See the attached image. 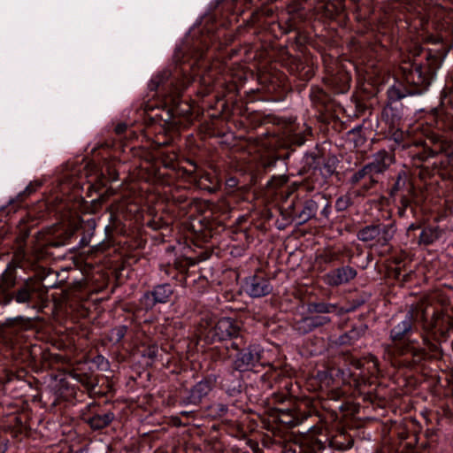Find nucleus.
Returning a JSON list of instances; mask_svg holds the SVG:
<instances>
[{"mask_svg": "<svg viewBox=\"0 0 453 453\" xmlns=\"http://www.w3.org/2000/svg\"><path fill=\"white\" fill-rule=\"evenodd\" d=\"M439 146V151L444 152L449 157H453V144L450 142L441 141Z\"/></svg>", "mask_w": 453, "mask_h": 453, "instance_id": "obj_26", "label": "nucleus"}, {"mask_svg": "<svg viewBox=\"0 0 453 453\" xmlns=\"http://www.w3.org/2000/svg\"><path fill=\"white\" fill-rule=\"evenodd\" d=\"M357 270L349 265L342 266L332 270L323 276L325 284L330 287H337L347 284L356 278Z\"/></svg>", "mask_w": 453, "mask_h": 453, "instance_id": "obj_7", "label": "nucleus"}, {"mask_svg": "<svg viewBox=\"0 0 453 453\" xmlns=\"http://www.w3.org/2000/svg\"><path fill=\"white\" fill-rule=\"evenodd\" d=\"M284 181H286L285 177H281V178H280V182H281V183H283Z\"/></svg>", "mask_w": 453, "mask_h": 453, "instance_id": "obj_39", "label": "nucleus"}, {"mask_svg": "<svg viewBox=\"0 0 453 453\" xmlns=\"http://www.w3.org/2000/svg\"><path fill=\"white\" fill-rule=\"evenodd\" d=\"M244 289L250 296L257 298L269 295L273 286L268 279L253 275L246 279Z\"/></svg>", "mask_w": 453, "mask_h": 453, "instance_id": "obj_8", "label": "nucleus"}, {"mask_svg": "<svg viewBox=\"0 0 453 453\" xmlns=\"http://www.w3.org/2000/svg\"><path fill=\"white\" fill-rule=\"evenodd\" d=\"M263 349L257 344L250 345L242 349L234 361L235 368L239 371H246L255 366L261 360Z\"/></svg>", "mask_w": 453, "mask_h": 453, "instance_id": "obj_6", "label": "nucleus"}, {"mask_svg": "<svg viewBox=\"0 0 453 453\" xmlns=\"http://www.w3.org/2000/svg\"><path fill=\"white\" fill-rule=\"evenodd\" d=\"M203 50H197L193 53L192 58L196 59V62L190 65L193 69L192 77L184 74V70L180 72L175 70L174 74L168 70H165L155 75L149 83L150 89L156 91L157 96L162 98L165 104L172 107V111L178 106L182 90L191 81H196V77H198V81L202 85L205 87L211 86L212 81L211 73L204 71L202 74H199L194 68L195 64L199 65V61L203 58Z\"/></svg>", "mask_w": 453, "mask_h": 453, "instance_id": "obj_2", "label": "nucleus"}, {"mask_svg": "<svg viewBox=\"0 0 453 453\" xmlns=\"http://www.w3.org/2000/svg\"><path fill=\"white\" fill-rule=\"evenodd\" d=\"M154 296L151 292H146L140 299L141 305L145 310L152 309L153 306L157 303V301L153 300Z\"/></svg>", "mask_w": 453, "mask_h": 453, "instance_id": "obj_24", "label": "nucleus"}, {"mask_svg": "<svg viewBox=\"0 0 453 453\" xmlns=\"http://www.w3.org/2000/svg\"><path fill=\"white\" fill-rule=\"evenodd\" d=\"M396 232L395 223H380L369 225L357 232V239L363 242H372V245L387 246Z\"/></svg>", "mask_w": 453, "mask_h": 453, "instance_id": "obj_3", "label": "nucleus"}, {"mask_svg": "<svg viewBox=\"0 0 453 453\" xmlns=\"http://www.w3.org/2000/svg\"><path fill=\"white\" fill-rule=\"evenodd\" d=\"M173 288L169 284H162L154 288L151 291L155 301L157 303H165L168 302L169 297L173 294Z\"/></svg>", "mask_w": 453, "mask_h": 453, "instance_id": "obj_17", "label": "nucleus"}, {"mask_svg": "<svg viewBox=\"0 0 453 453\" xmlns=\"http://www.w3.org/2000/svg\"><path fill=\"white\" fill-rule=\"evenodd\" d=\"M309 318L311 319V327H313V330L323 326L331 321L330 318L325 315L309 316Z\"/></svg>", "mask_w": 453, "mask_h": 453, "instance_id": "obj_23", "label": "nucleus"}, {"mask_svg": "<svg viewBox=\"0 0 453 453\" xmlns=\"http://www.w3.org/2000/svg\"><path fill=\"white\" fill-rule=\"evenodd\" d=\"M349 199L344 197H340L336 200L335 206L338 211H343L348 207Z\"/></svg>", "mask_w": 453, "mask_h": 453, "instance_id": "obj_31", "label": "nucleus"}, {"mask_svg": "<svg viewBox=\"0 0 453 453\" xmlns=\"http://www.w3.org/2000/svg\"><path fill=\"white\" fill-rule=\"evenodd\" d=\"M35 190V188H34L32 185H29L28 187H27L26 188V192L29 195L31 194L32 192H34Z\"/></svg>", "mask_w": 453, "mask_h": 453, "instance_id": "obj_37", "label": "nucleus"}, {"mask_svg": "<svg viewBox=\"0 0 453 453\" xmlns=\"http://www.w3.org/2000/svg\"><path fill=\"white\" fill-rule=\"evenodd\" d=\"M439 237L438 231L434 227H426L424 228L418 239L419 244L429 245L432 244L435 240Z\"/></svg>", "mask_w": 453, "mask_h": 453, "instance_id": "obj_19", "label": "nucleus"}, {"mask_svg": "<svg viewBox=\"0 0 453 453\" xmlns=\"http://www.w3.org/2000/svg\"><path fill=\"white\" fill-rule=\"evenodd\" d=\"M2 278L7 287H12L15 283V276L12 270L6 269L4 272Z\"/></svg>", "mask_w": 453, "mask_h": 453, "instance_id": "obj_27", "label": "nucleus"}, {"mask_svg": "<svg viewBox=\"0 0 453 453\" xmlns=\"http://www.w3.org/2000/svg\"><path fill=\"white\" fill-rule=\"evenodd\" d=\"M95 362L97 364L98 367L103 371H106L109 367L108 361L101 355L96 357Z\"/></svg>", "mask_w": 453, "mask_h": 453, "instance_id": "obj_30", "label": "nucleus"}, {"mask_svg": "<svg viewBox=\"0 0 453 453\" xmlns=\"http://www.w3.org/2000/svg\"><path fill=\"white\" fill-rule=\"evenodd\" d=\"M407 175L404 172L399 173L396 181L392 188V193L398 192L405 188L407 183Z\"/></svg>", "mask_w": 453, "mask_h": 453, "instance_id": "obj_25", "label": "nucleus"}, {"mask_svg": "<svg viewBox=\"0 0 453 453\" xmlns=\"http://www.w3.org/2000/svg\"><path fill=\"white\" fill-rule=\"evenodd\" d=\"M127 330V328L125 326L112 328L108 334L109 341L114 344L119 342L124 338Z\"/></svg>", "mask_w": 453, "mask_h": 453, "instance_id": "obj_21", "label": "nucleus"}, {"mask_svg": "<svg viewBox=\"0 0 453 453\" xmlns=\"http://www.w3.org/2000/svg\"><path fill=\"white\" fill-rule=\"evenodd\" d=\"M296 329L301 334H308L313 331L311 322L309 317H305L296 323Z\"/></svg>", "mask_w": 453, "mask_h": 453, "instance_id": "obj_22", "label": "nucleus"}, {"mask_svg": "<svg viewBox=\"0 0 453 453\" xmlns=\"http://www.w3.org/2000/svg\"><path fill=\"white\" fill-rule=\"evenodd\" d=\"M127 124H125V123H119L115 127V132L118 134H122L127 130Z\"/></svg>", "mask_w": 453, "mask_h": 453, "instance_id": "obj_34", "label": "nucleus"}, {"mask_svg": "<svg viewBox=\"0 0 453 453\" xmlns=\"http://www.w3.org/2000/svg\"><path fill=\"white\" fill-rule=\"evenodd\" d=\"M403 77L406 83L420 88H426L429 85V78L426 71L418 64L410 68H403Z\"/></svg>", "mask_w": 453, "mask_h": 453, "instance_id": "obj_9", "label": "nucleus"}, {"mask_svg": "<svg viewBox=\"0 0 453 453\" xmlns=\"http://www.w3.org/2000/svg\"><path fill=\"white\" fill-rule=\"evenodd\" d=\"M331 213V207L329 203H326L324 208L321 210V214L326 218H328Z\"/></svg>", "mask_w": 453, "mask_h": 453, "instance_id": "obj_35", "label": "nucleus"}, {"mask_svg": "<svg viewBox=\"0 0 453 453\" xmlns=\"http://www.w3.org/2000/svg\"><path fill=\"white\" fill-rule=\"evenodd\" d=\"M27 322H28V320L22 316H18L16 318L8 319V325H10V326L19 324V323H21L22 325H25Z\"/></svg>", "mask_w": 453, "mask_h": 453, "instance_id": "obj_32", "label": "nucleus"}, {"mask_svg": "<svg viewBox=\"0 0 453 453\" xmlns=\"http://www.w3.org/2000/svg\"><path fill=\"white\" fill-rule=\"evenodd\" d=\"M276 418L280 423L293 427L300 425L307 416H303L294 409H278Z\"/></svg>", "mask_w": 453, "mask_h": 453, "instance_id": "obj_12", "label": "nucleus"}, {"mask_svg": "<svg viewBox=\"0 0 453 453\" xmlns=\"http://www.w3.org/2000/svg\"><path fill=\"white\" fill-rule=\"evenodd\" d=\"M211 386L208 380H201L196 383L191 389L188 403L198 404L201 400L211 391Z\"/></svg>", "mask_w": 453, "mask_h": 453, "instance_id": "obj_13", "label": "nucleus"}, {"mask_svg": "<svg viewBox=\"0 0 453 453\" xmlns=\"http://www.w3.org/2000/svg\"><path fill=\"white\" fill-rule=\"evenodd\" d=\"M236 180L234 178H230L227 180V185L230 187H234L236 185Z\"/></svg>", "mask_w": 453, "mask_h": 453, "instance_id": "obj_36", "label": "nucleus"}, {"mask_svg": "<svg viewBox=\"0 0 453 453\" xmlns=\"http://www.w3.org/2000/svg\"><path fill=\"white\" fill-rule=\"evenodd\" d=\"M410 92H407L400 83H395L388 89V96L391 101H397L406 96Z\"/></svg>", "mask_w": 453, "mask_h": 453, "instance_id": "obj_20", "label": "nucleus"}, {"mask_svg": "<svg viewBox=\"0 0 453 453\" xmlns=\"http://www.w3.org/2000/svg\"><path fill=\"white\" fill-rule=\"evenodd\" d=\"M238 326L229 318L219 319L213 327V340L223 341L238 334Z\"/></svg>", "mask_w": 453, "mask_h": 453, "instance_id": "obj_10", "label": "nucleus"}, {"mask_svg": "<svg viewBox=\"0 0 453 453\" xmlns=\"http://www.w3.org/2000/svg\"><path fill=\"white\" fill-rule=\"evenodd\" d=\"M416 317L412 310L406 312L389 332L392 343L384 345V352L389 357H410L408 364L418 365L426 360L429 352H436L438 346L431 342L428 335L422 334V344L412 334L418 331Z\"/></svg>", "mask_w": 453, "mask_h": 453, "instance_id": "obj_1", "label": "nucleus"}, {"mask_svg": "<svg viewBox=\"0 0 453 453\" xmlns=\"http://www.w3.org/2000/svg\"><path fill=\"white\" fill-rule=\"evenodd\" d=\"M424 329L435 340L446 338L453 330V318L444 313H435L432 320L424 326Z\"/></svg>", "mask_w": 453, "mask_h": 453, "instance_id": "obj_5", "label": "nucleus"}, {"mask_svg": "<svg viewBox=\"0 0 453 453\" xmlns=\"http://www.w3.org/2000/svg\"><path fill=\"white\" fill-rule=\"evenodd\" d=\"M298 143H299V145H301L303 143V141H300Z\"/></svg>", "mask_w": 453, "mask_h": 453, "instance_id": "obj_40", "label": "nucleus"}, {"mask_svg": "<svg viewBox=\"0 0 453 453\" xmlns=\"http://www.w3.org/2000/svg\"><path fill=\"white\" fill-rule=\"evenodd\" d=\"M335 310V304L324 302H313L307 305V311L310 313L327 314L334 312Z\"/></svg>", "mask_w": 453, "mask_h": 453, "instance_id": "obj_18", "label": "nucleus"}, {"mask_svg": "<svg viewBox=\"0 0 453 453\" xmlns=\"http://www.w3.org/2000/svg\"><path fill=\"white\" fill-rule=\"evenodd\" d=\"M39 291V287L33 280H27L12 291V298L18 304L35 308L40 299Z\"/></svg>", "mask_w": 453, "mask_h": 453, "instance_id": "obj_4", "label": "nucleus"}, {"mask_svg": "<svg viewBox=\"0 0 453 453\" xmlns=\"http://www.w3.org/2000/svg\"><path fill=\"white\" fill-rule=\"evenodd\" d=\"M365 178L369 179V183L364 185V189L365 191L371 188L375 183H377V180L372 176L369 168L367 167L366 165L351 176L350 183L357 184Z\"/></svg>", "mask_w": 453, "mask_h": 453, "instance_id": "obj_16", "label": "nucleus"}, {"mask_svg": "<svg viewBox=\"0 0 453 453\" xmlns=\"http://www.w3.org/2000/svg\"><path fill=\"white\" fill-rule=\"evenodd\" d=\"M114 418V414L111 411L104 414H96L88 418L87 422L92 429L99 430L106 427Z\"/></svg>", "mask_w": 453, "mask_h": 453, "instance_id": "obj_15", "label": "nucleus"}, {"mask_svg": "<svg viewBox=\"0 0 453 453\" xmlns=\"http://www.w3.org/2000/svg\"><path fill=\"white\" fill-rule=\"evenodd\" d=\"M318 204L315 201L310 199L304 202L303 210L296 215L298 224L302 225L309 221L316 216L318 211Z\"/></svg>", "mask_w": 453, "mask_h": 453, "instance_id": "obj_14", "label": "nucleus"}, {"mask_svg": "<svg viewBox=\"0 0 453 453\" xmlns=\"http://www.w3.org/2000/svg\"><path fill=\"white\" fill-rule=\"evenodd\" d=\"M12 301H14V298H12V292L4 294L2 300V303L4 305H9Z\"/></svg>", "mask_w": 453, "mask_h": 453, "instance_id": "obj_33", "label": "nucleus"}, {"mask_svg": "<svg viewBox=\"0 0 453 453\" xmlns=\"http://www.w3.org/2000/svg\"><path fill=\"white\" fill-rule=\"evenodd\" d=\"M394 157L387 151H380L374 155L372 162L366 164L373 178L375 175L384 173L393 163Z\"/></svg>", "mask_w": 453, "mask_h": 453, "instance_id": "obj_11", "label": "nucleus"}, {"mask_svg": "<svg viewBox=\"0 0 453 453\" xmlns=\"http://www.w3.org/2000/svg\"><path fill=\"white\" fill-rule=\"evenodd\" d=\"M418 226L414 225V224H411L409 227H408V231H411V230H416L418 229Z\"/></svg>", "mask_w": 453, "mask_h": 453, "instance_id": "obj_38", "label": "nucleus"}, {"mask_svg": "<svg viewBox=\"0 0 453 453\" xmlns=\"http://www.w3.org/2000/svg\"><path fill=\"white\" fill-rule=\"evenodd\" d=\"M158 348L157 345H150L143 351V356L150 359H154L157 355Z\"/></svg>", "mask_w": 453, "mask_h": 453, "instance_id": "obj_28", "label": "nucleus"}, {"mask_svg": "<svg viewBox=\"0 0 453 453\" xmlns=\"http://www.w3.org/2000/svg\"><path fill=\"white\" fill-rule=\"evenodd\" d=\"M276 161H277L276 157H269L268 158L264 159L261 162V165H262L263 168L265 169V171H266V170L271 169L272 167H273L275 165V164H276Z\"/></svg>", "mask_w": 453, "mask_h": 453, "instance_id": "obj_29", "label": "nucleus"}]
</instances>
